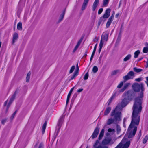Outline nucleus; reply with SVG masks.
Listing matches in <instances>:
<instances>
[{
    "mask_svg": "<svg viewBox=\"0 0 148 148\" xmlns=\"http://www.w3.org/2000/svg\"><path fill=\"white\" fill-rule=\"evenodd\" d=\"M132 87L135 92H139L141 90L142 92L140 93V97H137L135 100L132 108L131 122L128 129L127 136L124 137L118 146L130 145V141H127V137L130 138L134 136L137 130V127L140 122V114L142 109V103L143 96L142 92L144 90L143 85L141 83L140 84L135 83L133 84Z\"/></svg>",
    "mask_w": 148,
    "mask_h": 148,
    "instance_id": "obj_1",
    "label": "nucleus"
},
{
    "mask_svg": "<svg viewBox=\"0 0 148 148\" xmlns=\"http://www.w3.org/2000/svg\"><path fill=\"white\" fill-rule=\"evenodd\" d=\"M130 100L126 98H125L121 103H119L115 109L113 110L111 113L112 116L114 115L116 120L119 119L120 115H121V111L123 108L125 107L129 103Z\"/></svg>",
    "mask_w": 148,
    "mask_h": 148,
    "instance_id": "obj_2",
    "label": "nucleus"
},
{
    "mask_svg": "<svg viewBox=\"0 0 148 148\" xmlns=\"http://www.w3.org/2000/svg\"><path fill=\"white\" fill-rule=\"evenodd\" d=\"M114 143V142L112 140L111 137L109 136L105 138L102 141V143L103 145H112Z\"/></svg>",
    "mask_w": 148,
    "mask_h": 148,
    "instance_id": "obj_3",
    "label": "nucleus"
},
{
    "mask_svg": "<svg viewBox=\"0 0 148 148\" xmlns=\"http://www.w3.org/2000/svg\"><path fill=\"white\" fill-rule=\"evenodd\" d=\"M124 95L125 96V98H127V99L130 101L134 97V93L133 91L130 90L125 93Z\"/></svg>",
    "mask_w": 148,
    "mask_h": 148,
    "instance_id": "obj_4",
    "label": "nucleus"
},
{
    "mask_svg": "<svg viewBox=\"0 0 148 148\" xmlns=\"http://www.w3.org/2000/svg\"><path fill=\"white\" fill-rule=\"evenodd\" d=\"M134 75V73L133 71L130 72L127 75L123 77L124 80V82L129 79H132V77Z\"/></svg>",
    "mask_w": 148,
    "mask_h": 148,
    "instance_id": "obj_5",
    "label": "nucleus"
},
{
    "mask_svg": "<svg viewBox=\"0 0 148 148\" xmlns=\"http://www.w3.org/2000/svg\"><path fill=\"white\" fill-rule=\"evenodd\" d=\"M111 116H114V119H113L112 118H110L108 119L107 122V124L108 125H109L112 123L114 121H119L120 120L121 115L120 116L119 119L117 120L115 119L114 115L112 116L111 115Z\"/></svg>",
    "mask_w": 148,
    "mask_h": 148,
    "instance_id": "obj_6",
    "label": "nucleus"
},
{
    "mask_svg": "<svg viewBox=\"0 0 148 148\" xmlns=\"http://www.w3.org/2000/svg\"><path fill=\"white\" fill-rule=\"evenodd\" d=\"M99 132V128L97 127L95 129L94 132L92 136V138H94L97 137V135Z\"/></svg>",
    "mask_w": 148,
    "mask_h": 148,
    "instance_id": "obj_7",
    "label": "nucleus"
},
{
    "mask_svg": "<svg viewBox=\"0 0 148 148\" xmlns=\"http://www.w3.org/2000/svg\"><path fill=\"white\" fill-rule=\"evenodd\" d=\"M114 13L109 18L108 22H107V24H106V27L107 28H108L110 25L111 23L113 21V18H114Z\"/></svg>",
    "mask_w": 148,
    "mask_h": 148,
    "instance_id": "obj_8",
    "label": "nucleus"
},
{
    "mask_svg": "<svg viewBox=\"0 0 148 148\" xmlns=\"http://www.w3.org/2000/svg\"><path fill=\"white\" fill-rule=\"evenodd\" d=\"M18 38V35L16 33H14L13 36L12 40V43L14 44V43L16 42Z\"/></svg>",
    "mask_w": 148,
    "mask_h": 148,
    "instance_id": "obj_9",
    "label": "nucleus"
},
{
    "mask_svg": "<svg viewBox=\"0 0 148 148\" xmlns=\"http://www.w3.org/2000/svg\"><path fill=\"white\" fill-rule=\"evenodd\" d=\"M108 35L106 33H103L102 35L101 40L103 41H107L108 39Z\"/></svg>",
    "mask_w": 148,
    "mask_h": 148,
    "instance_id": "obj_10",
    "label": "nucleus"
},
{
    "mask_svg": "<svg viewBox=\"0 0 148 148\" xmlns=\"http://www.w3.org/2000/svg\"><path fill=\"white\" fill-rule=\"evenodd\" d=\"M99 0H95L92 5V10L94 11L98 5Z\"/></svg>",
    "mask_w": 148,
    "mask_h": 148,
    "instance_id": "obj_11",
    "label": "nucleus"
},
{
    "mask_svg": "<svg viewBox=\"0 0 148 148\" xmlns=\"http://www.w3.org/2000/svg\"><path fill=\"white\" fill-rule=\"evenodd\" d=\"M16 94V92H15L14 93V95H13L12 97H11V99H10V100L8 104V105L7 107V110L8 109V108L10 106L11 104L12 103V101H13L14 100L15 96V95Z\"/></svg>",
    "mask_w": 148,
    "mask_h": 148,
    "instance_id": "obj_12",
    "label": "nucleus"
},
{
    "mask_svg": "<svg viewBox=\"0 0 148 148\" xmlns=\"http://www.w3.org/2000/svg\"><path fill=\"white\" fill-rule=\"evenodd\" d=\"M65 14V11H64L61 14L59 20L58 21V23H60L63 19Z\"/></svg>",
    "mask_w": 148,
    "mask_h": 148,
    "instance_id": "obj_13",
    "label": "nucleus"
},
{
    "mask_svg": "<svg viewBox=\"0 0 148 148\" xmlns=\"http://www.w3.org/2000/svg\"><path fill=\"white\" fill-rule=\"evenodd\" d=\"M130 84V83H126L125 84L123 88L120 90V92H122L124 91Z\"/></svg>",
    "mask_w": 148,
    "mask_h": 148,
    "instance_id": "obj_14",
    "label": "nucleus"
},
{
    "mask_svg": "<svg viewBox=\"0 0 148 148\" xmlns=\"http://www.w3.org/2000/svg\"><path fill=\"white\" fill-rule=\"evenodd\" d=\"M63 117L62 116L60 118V119L59 120L58 122V125L59 129L60 128L61 126V125L63 122Z\"/></svg>",
    "mask_w": 148,
    "mask_h": 148,
    "instance_id": "obj_15",
    "label": "nucleus"
},
{
    "mask_svg": "<svg viewBox=\"0 0 148 148\" xmlns=\"http://www.w3.org/2000/svg\"><path fill=\"white\" fill-rule=\"evenodd\" d=\"M111 108L110 107L107 108L104 112V115H106L108 114L111 110Z\"/></svg>",
    "mask_w": 148,
    "mask_h": 148,
    "instance_id": "obj_16",
    "label": "nucleus"
},
{
    "mask_svg": "<svg viewBox=\"0 0 148 148\" xmlns=\"http://www.w3.org/2000/svg\"><path fill=\"white\" fill-rule=\"evenodd\" d=\"M104 132V130L103 129L101 130V132L100 133L99 135V139L100 140L102 138V137L103 136Z\"/></svg>",
    "mask_w": 148,
    "mask_h": 148,
    "instance_id": "obj_17",
    "label": "nucleus"
},
{
    "mask_svg": "<svg viewBox=\"0 0 148 148\" xmlns=\"http://www.w3.org/2000/svg\"><path fill=\"white\" fill-rule=\"evenodd\" d=\"M132 56L131 54H129L127 55L125 58L123 59V61L125 62H126L130 59Z\"/></svg>",
    "mask_w": 148,
    "mask_h": 148,
    "instance_id": "obj_18",
    "label": "nucleus"
},
{
    "mask_svg": "<svg viewBox=\"0 0 148 148\" xmlns=\"http://www.w3.org/2000/svg\"><path fill=\"white\" fill-rule=\"evenodd\" d=\"M121 71L120 70H117L113 71L112 73V75H115L118 73H120Z\"/></svg>",
    "mask_w": 148,
    "mask_h": 148,
    "instance_id": "obj_19",
    "label": "nucleus"
},
{
    "mask_svg": "<svg viewBox=\"0 0 148 148\" xmlns=\"http://www.w3.org/2000/svg\"><path fill=\"white\" fill-rule=\"evenodd\" d=\"M81 41H79L78 42V43L77 44V45H76L75 47L73 50V52H75L77 49L78 48V47L79 46L81 43Z\"/></svg>",
    "mask_w": 148,
    "mask_h": 148,
    "instance_id": "obj_20",
    "label": "nucleus"
},
{
    "mask_svg": "<svg viewBox=\"0 0 148 148\" xmlns=\"http://www.w3.org/2000/svg\"><path fill=\"white\" fill-rule=\"evenodd\" d=\"M22 24L21 22H19L17 24V27L18 29L21 30L22 29Z\"/></svg>",
    "mask_w": 148,
    "mask_h": 148,
    "instance_id": "obj_21",
    "label": "nucleus"
},
{
    "mask_svg": "<svg viewBox=\"0 0 148 148\" xmlns=\"http://www.w3.org/2000/svg\"><path fill=\"white\" fill-rule=\"evenodd\" d=\"M47 123L46 122H45V123H44V124L42 126V132L43 133H44L45 132V130L46 125H47Z\"/></svg>",
    "mask_w": 148,
    "mask_h": 148,
    "instance_id": "obj_22",
    "label": "nucleus"
},
{
    "mask_svg": "<svg viewBox=\"0 0 148 148\" xmlns=\"http://www.w3.org/2000/svg\"><path fill=\"white\" fill-rule=\"evenodd\" d=\"M140 53V51L139 50H138L134 53V57L136 58L138 57L139 54Z\"/></svg>",
    "mask_w": 148,
    "mask_h": 148,
    "instance_id": "obj_23",
    "label": "nucleus"
},
{
    "mask_svg": "<svg viewBox=\"0 0 148 148\" xmlns=\"http://www.w3.org/2000/svg\"><path fill=\"white\" fill-rule=\"evenodd\" d=\"M134 70L137 73H138L141 72L142 71V69H137L135 67L134 68Z\"/></svg>",
    "mask_w": 148,
    "mask_h": 148,
    "instance_id": "obj_24",
    "label": "nucleus"
},
{
    "mask_svg": "<svg viewBox=\"0 0 148 148\" xmlns=\"http://www.w3.org/2000/svg\"><path fill=\"white\" fill-rule=\"evenodd\" d=\"M77 75H78L76 73H74L71 76V79L69 80L70 81L75 79Z\"/></svg>",
    "mask_w": 148,
    "mask_h": 148,
    "instance_id": "obj_25",
    "label": "nucleus"
},
{
    "mask_svg": "<svg viewBox=\"0 0 148 148\" xmlns=\"http://www.w3.org/2000/svg\"><path fill=\"white\" fill-rule=\"evenodd\" d=\"M31 74V73L30 72H29L27 75V76L26 77V81L27 82H28L29 81V79L30 78V76Z\"/></svg>",
    "mask_w": 148,
    "mask_h": 148,
    "instance_id": "obj_26",
    "label": "nucleus"
},
{
    "mask_svg": "<svg viewBox=\"0 0 148 148\" xmlns=\"http://www.w3.org/2000/svg\"><path fill=\"white\" fill-rule=\"evenodd\" d=\"M109 2V0H103V6H107Z\"/></svg>",
    "mask_w": 148,
    "mask_h": 148,
    "instance_id": "obj_27",
    "label": "nucleus"
},
{
    "mask_svg": "<svg viewBox=\"0 0 148 148\" xmlns=\"http://www.w3.org/2000/svg\"><path fill=\"white\" fill-rule=\"evenodd\" d=\"M115 97L114 95H113L109 99V100L108 101V105H110V104L112 102V100L114 99V97Z\"/></svg>",
    "mask_w": 148,
    "mask_h": 148,
    "instance_id": "obj_28",
    "label": "nucleus"
},
{
    "mask_svg": "<svg viewBox=\"0 0 148 148\" xmlns=\"http://www.w3.org/2000/svg\"><path fill=\"white\" fill-rule=\"evenodd\" d=\"M148 139V136L146 135L144 138L143 139V143L144 144L146 143V142L147 141V140Z\"/></svg>",
    "mask_w": 148,
    "mask_h": 148,
    "instance_id": "obj_29",
    "label": "nucleus"
},
{
    "mask_svg": "<svg viewBox=\"0 0 148 148\" xmlns=\"http://www.w3.org/2000/svg\"><path fill=\"white\" fill-rule=\"evenodd\" d=\"M94 148H108V147L105 145H100L98 147H95Z\"/></svg>",
    "mask_w": 148,
    "mask_h": 148,
    "instance_id": "obj_30",
    "label": "nucleus"
},
{
    "mask_svg": "<svg viewBox=\"0 0 148 148\" xmlns=\"http://www.w3.org/2000/svg\"><path fill=\"white\" fill-rule=\"evenodd\" d=\"M98 70V69L97 67L96 66H94V67L92 69V71L94 73H96V72Z\"/></svg>",
    "mask_w": 148,
    "mask_h": 148,
    "instance_id": "obj_31",
    "label": "nucleus"
},
{
    "mask_svg": "<svg viewBox=\"0 0 148 148\" xmlns=\"http://www.w3.org/2000/svg\"><path fill=\"white\" fill-rule=\"evenodd\" d=\"M88 72L86 73L84 75V80H86L88 79Z\"/></svg>",
    "mask_w": 148,
    "mask_h": 148,
    "instance_id": "obj_32",
    "label": "nucleus"
},
{
    "mask_svg": "<svg viewBox=\"0 0 148 148\" xmlns=\"http://www.w3.org/2000/svg\"><path fill=\"white\" fill-rule=\"evenodd\" d=\"M143 51L144 53H147L148 52V48L144 47L143 48Z\"/></svg>",
    "mask_w": 148,
    "mask_h": 148,
    "instance_id": "obj_33",
    "label": "nucleus"
},
{
    "mask_svg": "<svg viewBox=\"0 0 148 148\" xmlns=\"http://www.w3.org/2000/svg\"><path fill=\"white\" fill-rule=\"evenodd\" d=\"M75 68V67L74 66H73L71 68L70 71H69V73H71L73 71H74Z\"/></svg>",
    "mask_w": 148,
    "mask_h": 148,
    "instance_id": "obj_34",
    "label": "nucleus"
},
{
    "mask_svg": "<svg viewBox=\"0 0 148 148\" xmlns=\"http://www.w3.org/2000/svg\"><path fill=\"white\" fill-rule=\"evenodd\" d=\"M110 11L111 10L109 8H108L106 10L105 13L108 15H110Z\"/></svg>",
    "mask_w": 148,
    "mask_h": 148,
    "instance_id": "obj_35",
    "label": "nucleus"
},
{
    "mask_svg": "<svg viewBox=\"0 0 148 148\" xmlns=\"http://www.w3.org/2000/svg\"><path fill=\"white\" fill-rule=\"evenodd\" d=\"M110 15H108L105 13L104 15L102 17L103 18H108L110 16Z\"/></svg>",
    "mask_w": 148,
    "mask_h": 148,
    "instance_id": "obj_36",
    "label": "nucleus"
},
{
    "mask_svg": "<svg viewBox=\"0 0 148 148\" xmlns=\"http://www.w3.org/2000/svg\"><path fill=\"white\" fill-rule=\"evenodd\" d=\"M102 57V55L101 54L99 58V60H98V61H99L98 63H99V64H101V60Z\"/></svg>",
    "mask_w": 148,
    "mask_h": 148,
    "instance_id": "obj_37",
    "label": "nucleus"
},
{
    "mask_svg": "<svg viewBox=\"0 0 148 148\" xmlns=\"http://www.w3.org/2000/svg\"><path fill=\"white\" fill-rule=\"evenodd\" d=\"M16 112H17V111L16 110L13 113V114L12 115V116L11 117V118H10L11 119H13L15 116L16 114Z\"/></svg>",
    "mask_w": 148,
    "mask_h": 148,
    "instance_id": "obj_38",
    "label": "nucleus"
},
{
    "mask_svg": "<svg viewBox=\"0 0 148 148\" xmlns=\"http://www.w3.org/2000/svg\"><path fill=\"white\" fill-rule=\"evenodd\" d=\"M123 82H121V83L118 86L117 88H121L122 87V86H123Z\"/></svg>",
    "mask_w": 148,
    "mask_h": 148,
    "instance_id": "obj_39",
    "label": "nucleus"
},
{
    "mask_svg": "<svg viewBox=\"0 0 148 148\" xmlns=\"http://www.w3.org/2000/svg\"><path fill=\"white\" fill-rule=\"evenodd\" d=\"M103 18L102 17H101L100 18V19L99 20V22L98 23V26H99V25H100V24H101V22L102 21Z\"/></svg>",
    "mask_w": 148,
    "mask_h": 148,
    "instance_id": "obj_40",
    "label": "nucleus"
},
{
    "mask_svg": "<svg viewBox=\"0 0 148 148\" xmlns=\"http://www.w3.org/2000/svg\"><path fill=\"white\" fill-rule=\"evenodd\" d=\"M7 120V119H2L1 121V123L3 124H4L6 122Z\"/></svg>",
    "mask_w": 148,
    "mask_h": 148,
    "instance_id": "obj_41",
    "label": "nucleus"
},
{
    "mask_svg": "<svg viewBox=\"0 0 148 148\" xmlns=\"http://www.w3.org/2000/svg\"><path fill=\"white\" fill-rule=\"evenodd\" d=\"M103 42H104V41H103L101 40L100 42L99 45V47H102L103 45Z\"/></svg>",
    "mask_w": 148,
    "mask_h": 148,
    "instance_id": "obj_42",
    "label": "nucleus"
},
{
    "mask_svg": "<svg viewBox=\"0 0 148 148\" xmlns=\"http://www.w3.org/2000/svg\"><path fill=\"white\" fill-rule=\"evenodd\" d=\"M87 5L84 4L83 3V5H82V10H84L85 9Z\"/></svg>",
    "mask_w": 148,
    "mask_h": 148,
    "instance_id": "obj_43",
    "label": "nucleus"
},
{
    "mask_svg": "<svg viewBox=\"0 0 148 148\" xmlns=\"http://www.w3.org/2000/svg\"><path fill=\"white\" fill-rule=\"evenodd\" d=\"M108 132H111L114 133L115 132V131L114 130H112L111 128H109L108 130Z\"/></svg>",
    "mask_w": 148,
    "mask_h": 148,
    "instance_id": "obj_44",
    "label": "nucleus"
},
{
    "mask_svg": "<svg viewBox=\"0 0 148 148\" xmlns=\"http://www.w3.org/2000/svg\"><path fill=\"white\" fill-rule=\"evenodd\" d=\"M143 79L142 78H139L137 79H135V81H137V82H140Z\"/></svg>",
    "mask_w": 148,
    "mask_h": 148,
    "instance_id": "obj_45",
    "label": "nucleus"
},
{
    "mask_svg": "<svg viewBox=\"0 0 148 148\" xmlns=\"http://www.w3.org/2000/svg\"><path fill=\"white\" fill-rule=\"evenodd\" d=\"M103 10V9L102 8H101L98 11V14H100L101 12H102Z\"/></svg>",
    "mask_w": 148,
    "mask_h": 148,
    "instance_id": "obj_46",
    "label": "nucleus"
},
{
    "mask_svg": "<svg viewBox=\"0 0 148 148\" xmlns=\"http://www.w3.org/2000/svg\"><path fill=\"white\" fill-rule=\"evenodd\" d=\"M117 130L118 132H119L121 130V128L119 126L117 125Z\"/></svg>",
    "mask_w": 148,
    "mask_h": 148,
    "instance_id": "obj_47",
    "label": "nucleus"
},
{
    "mask_svg": "<svg viewBox=\"0 0 148 148\" xmlns=\"http://www.w3.org/2000/svg\"><path fill=\"white\" fill-rule=\"evenodd\" d=\"M89 0H84V2L83 4L87 5V3L88 2Z\"/></svg>",
    "mask_w": 148,
    "mask_h": 148,
    "instance_id": "obj_48",
    "label": "nucleus"
},
{
    "mask_svg": "<svg viewBox=\"0 0 148 148\" xmlns=\"http://www.w3.org/2000/svg\"><path fill=\"white\" fill-rule=\"evenodd\" d=\"M94 55H95V54H94V53H92V55L91 56L90 59V62H91V61L93 58V56H94Z\"/></svg>",
    "mask_w": 148,
    "mask_h": 148,
    "instance_id": "obj_49",
    "label": "nucleus"
},
{
    "mask_svg": "<svg viewBox=\"0 0 148 148\" xmlns=\"http://www.w3.org/2000/svg\"><path fill=\"white\" fill-rule=\"evenodd\" d=\"M79 70V68L78 67H77V69L75 71L74 73H77V74L78 75V71Z\"/></svg>",
    "mask_w": 148,
    "mask_h": 148,
    "instance_id": "obj_50",
    "label": "nucleus"
},
{
    "mask_svg": "<svg viewBox=\"0 0 148 148\" xmlns=\"http://www.w3.org/2000/svg\"><path fill=\"white\" fill-rule=\"evenodd\" d=\"M77 93H75L74 94V95H73V98L74 99H75L77 97Z\"/></svg>",
    "mask_w": 148,
    "mask_h": 148,
    "instance_id": "obj_51",
    "label": "nucleus"
},
{
    "mask_svg": "<svg viewBox=\"0 0 148 148\" xmlns=\"http://www.w3.org/2000/svg\"><path fill=\"white\" fill-rule=\"evenodd\" d=\"M98 40V38L97 37H96L93 40L94 42H96Z\"/></svg>",
    "mask_w": 148,
    "mask_h": 148,
    "instance_id": "obj_52",
    "label": "nucleus"
},
{
    "mask_svg": "<svg viewBox=\"0 0 148 148\" xmlns=\"http://www.w3.org/2000/svg\"><path fill=\"white\" fill-rule=\"evenodd\" d=\"M83 88H80L78 90H77V92L78 93H79L83 90Z\"/></svg>",
    "mask_w": 148,
    "mask_h": 148,
    "instance_id": "obj_53",
    "label": "nucleus"
},
{
    "mask_svg": "<svg viewBox=\"0 0 148 148\" xmlns=\"http://www.w3.org/2000/svg\"><path fill=\"white\" fill-rule=\"evenodd\" d=\"M43 144L42 143L40 144L39 147V148H43Z\"/></svg>",
    "mask_w": 148,
    "mask_h": 148,
    "instance_id": "obj_54",
    "label": "nucleus"
},
{
    "mask_svg": "<svg viewBox=\"0 0 148 148\" xmlns=\"http://www.w3.org/2000/svg\"><path fill=\"white\" fill-rule=\"evenodd\" d=\"M99 141L98 140H97L95 145H94V146L95 147L99 143Z\"/></svg>",
    "mask_w": 148,
    "mask_h": 148,
    "instance_id": "obj_55",
    "label": "nucleus"
},
{
    "mask_svg": "<svg viewBox=\"0 0 148 148\" xmlns=\"http://www.w3.org/2000/svg\"><path fill=\"white\" fill-rule=\"evenodd\" d=\"M72 93V92H71L70 91L69 92L68 95L67 97L69 98H70V96L71 95Z\"/></svg>",
    "mask_w": 148,
    "mask_h": 148,
    "instance_id": "obj_56",
    "label": "nucleus"
},
{
    "mask_svg": "<svg viewBox=\"0 0 148 148\" xmlns=\"http://www.w3.org/2000/svg\"><path fill=\"white\" fill-rule=\"evenodd\" d=\"M69 99H70L69 98L67 97L66 101V104L68 103V102L69 101Z\"/></svg>",
    "mask_w": 148,
    "mask_h": 148,
    "instance_id": "obj_57",
    "label": "nucleus"
},
{
    "mask_svg": "<svg viewBox=\"0 0 148 148\" xmlns=\"http://www.w3.org/2000/svg\"><path fill=\"white\" fill-rule=\"evenodd\" d=\"M145 46H146L145 47H147V48H148V43L146 42L145 43Z\"/></svg>",
    "mask_w": 148,
    "mask_h": 148,
    "instance_id": "obj_58",
    "label": "nucleus"
},
{
    "mask_svg": "<svg viewBox=\"0 0 148 148\" xmlns=\"http://www.w3.org/2000/svg\"><path fill=\"white\" fill-rule=\"evenodd\" d=\"M102 48V47H99V53H100V51H101V50Z\"/></svg>",
    "mask_w": 148,
    "mask_h": 148,
    "instance_id": "obj_59",
    "label": "nucleus"
},
{
    "mask_svg": "<svg viewBox=\"0 0 148 148\" xmlns=\"http://www.w3.org/2000/svg\"><path fill=\"white\" fill-rule=\"evenodd\" d=\"M146 78L147 80V81L146 82V83H148V77H147Z\"/></svg>",
    "mask_w": 148,
    "mask_h": 148,
    "instance_id": "obj_60",
    "label": "nucleus"
},
{
    "mask_svg": "<svg viewBox=\"0 0 148 148\" xmlns=\"http://www.w3.org/2000/svg\"><path fill=\"white\" fill-rule=\"evenodd\" d=\"M74 87H73V88H72L71 89V90H70V91L71 92H73V89H74Z\"/></svg>",
    "mask_w": 148,
    "mask_h": 148,
    "instance_id": "obj_61",
    "label": "nucleus"
},
{
    "mask_svg": "<svg viewBox=\"0 0 148 148\" xmlns=\"http://www.w3.org/2000/svg\"><path fill=\"white\" fill-rule=\"evenodd\" d=\"M74 87H73V88H72L71 89V90H70V91L71 92H73V89H74Z\"/></svg>",
    "mask_w": 148,
    "mask_h": 148,
    "instance_id": "obj_62",
    "label": "nucleus"
},
{
    "mask_svg": "<svg viewBox=\"0 0 148 148\" xmlns=\"http://www.w3.org/2000/svg\"><path fill=\"white\" fill-rule=\"evenodd\" d=\"M119 13H118L116 15V18H117L118 17V16H119Z\"/></svg>",
    "mask_w": 148,
    "mask_h": 148,
    "instance_id": "obj_63",
    "label": "nucleus"
},
{
    "mask_svg": "<svg viewBox=\"0 0 148 148\" xmlns=\"http://www.w3.org/2000/svg\"><path fill=\"white\" fill-rule=\"evenodd\" d=\"M96 49H94L93 50V52L92 53H94V54H95V51H96Z\"/></svg>",
    "mask_w": 148,
    "mask_h": 148,
    "instance_id": "obj_64",
    "label": "nucleus"
}]
</instances>
